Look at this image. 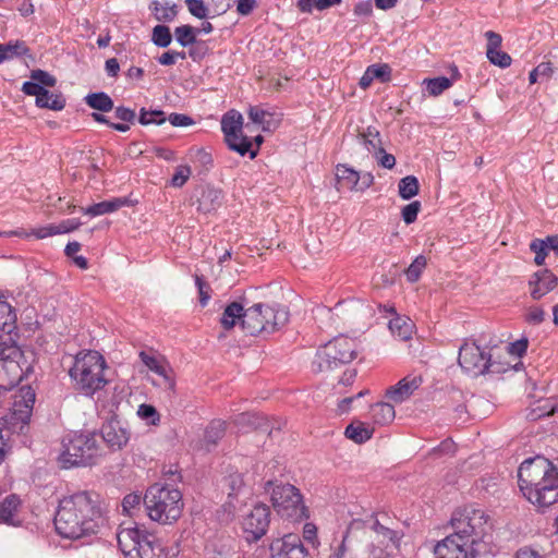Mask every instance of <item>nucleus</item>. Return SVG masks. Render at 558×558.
<instances>
[{
  "label": "nucleus",
  "instance_id": "f257e3e1",
  "mask_svg": "<svg viewBox=\"0 0 558 558\" xmlns=\"http://www.w3.org/2000/svg\"><path fill=\"white\" fill-rule=\"evenodd\" d=\"M100 518L99 495L82 490L60 500L54 515V526L60 536L77 539L96 533Z\"/></svg>",
  "mask_w": 558,
  "mask_h": 558
},
{
  "label": "nucleus",
  "instance_id": "f03ea898",
  "mask_svg": "<svg viewBox=\"0 0 558 558\" xmlns=\"http://www.w3.org/2000/svg\"><path fill=\"white\" fill-rule=\"evenodd\" d=\"M519 487L533 505L546 508L558 501V469L546 458L524 460L518 470Z\"/></svg>",
  "mask_w": 558,
  "mask_h": 558
},
{
  "label": "nucleus",
  "instance_id": "7ed1b4c3",
  "mask_svg": "<svg viewBox=\"0 0 558 558\" xmlns=\"http://www.w3.org/2000/svg\"><path fill=\"white\" fill-rule=\"evenodd\" d=\"M100 444L96 433H70L62 439L58 462L62 469L93 465L102 456Z\"/></svg>",
  "mask_w": 558,
  "mask_h": 558
},
{
  "label": "nucleus",
  "instance_id": "20e7f679",
  "mask_svg": "<svg viewBox=\"0 0 558 558\" xmlns=\"http://www.w3.org/2000/svg\"><path fill=\"white\" fill-rule=\"evenodd\" d=\"M34 354L12 339L0 340V389L9 391L33 372Z\"/></svg>",
  "mask_w": 558,
  "mask_h": 558
},
{
  "label": "nucleus",
  "instance_id": "39448f33",
  "mask_svg": "<svg viewBox=\"0 0 558 558\" xmlns=\"http://www.w3.org/2000/svg\"><path fill=\"white\" fill-rule=\"evenodd\" d=\"M143 504L149 519L160 524L178 521L183 510L181 492L159 483L147 488Z\"/></svg>",
  "mask_w": 558,
  "mask_h": 558
},
{
  "label": "nucleus",
  "instance_id": "423d86ee",
  "mask_svg": "<svg viewBox=\"0 0 558 558\" xmlns=\"http://www.w3.org/2000/svg\"><path fill=\"white\" fill-rule=\"evenodd\" d=\"M105 368L106 361L97 351L80 352L69 369V375L76 390L92 397L107 384L104 376Z\"/></svg>",
  "mask_w": 558,
  "mask_h": 558
},
{
  "label": "nucleus",
  "instance_id": "0eeeda50",
  "mask_svg": "<svg viewBox=\"0 0 558 558\" xmlns=\"http://www.w3.org/2000/svg\"><path fill=\"white\" fill-rule=\"evenodd\" d=\"M289 320V312L279 304L256 303L245 308L242 329L250 336L270 335Z\"/></svg>",
  "mask_w": 558,
  "mask_h": 558
},
{
  "label": "nucleus",
  "instance_id": "6e6552de",
  "mask_svg": "<svg viewBox=\"0 0 558 558\" xmlns=\"http://www.w3.org/2000/svg\"><path fill=\"white\" fill-rule=\"evenodd\" d=\"M450 525L452 527L451 534L474 546L483 542L492 530L490 519L485 511L472 506L454 511Z\"/></svg>",
  "mask_w": 558,
  "mask_h": 558
},
{
  "label": "nucleus",
  "instance_id": "1a4fd4ad",
  "mask_svg": "<svg viewBox=\"0 0 558 558\" xmlns=\"http://www.w3.org/2000/svg\"><path fill=\"white\" fill-rule=\"evenodd\" d=\"M270 494L272 506L280 517L294 522L308 518V510L295 486L291 484L275 485Z\"/></svg>",
  "mask_w": 558,
  "mask_h": 558
},
{
  "label": "nucleus",
  "instance_id": "9d476101",
  "mask_svg": "<svg viewBox=\"0 0 558 558\" xmlns=\"http://www.w3.org/2000/svg\"><path fill=\"white\" fill-rule=\"evenodd\" d=\"M355 355V341L349 337L340 336L317 351L314 363L317 364L318 371L332 369L340 364L350 363Z\"/></svg>",
  "mask_w": 558,
  "mask_h": 558
},
{
  "label": "nucleus",
  "instance_id": "9b49d317",
  "mask_svg": "<svg viewBox=\"0 0 558 558\" xmlns=\"http://www.w3.org/2000/svg\"><path fill=\"white\" fill-rule=\"evenodd\" d=\"M458 362L461 368L473 376L485 373H500L501 368L496 367L492 356L482 350L476 343H464L460 347Z\"/></svg>",
  "mask_w": 558,
  "mask_h": 558
},
{
  "label": "nucleus",
  "instance_id": "f8f14e48",
  "mask_svg": "<svg viewBox=\"0 0 558 558\" xmlns=\"http://www.w3.org/2000/svg\"><path fill=\"white\" fill-rule=\"evenodd\" d=\"M270 509L264 504H257L243 517L242 529L247 542H257L268 531Z\"/></svg>",
  "mask_w": 558,
  "mask_h": 558
},
{
  "label": "nucleus",
  "instance_id": "ddd939ff",
  "mask_svg": "<svg viewBox=\"0 0 558 558\" xmlns=\"http://www.w3.org/2000/svg\"><path fill=\"white\" fill-rule=\"evenodd\" d=\"M435 558H475V546L449 534L434 547Z\"/></svg>",
  "mask_w": 558,
  "mask_h": 558
},
{
  "label": "nucleus",
  "instance_id": "4468645a",
  "mask_svg": "<svg viewBox=\"0 0 558 558\" xmlns=\"http://www.w3.org/2000/svg\"><path fill=\"white\" fill-rule=\"evenodd\" d=\"M271 558H307L308 553L298 534L289 533L270 544Z\"/></svg>",
  "mask_w": 558,
  "mask_h": 558
},
{
  "label": "nucleus",
  "instance_id": "2eb2a0df",
  "mask_svg": "<svg viewBox=\"0 0 558 558\" xmlns=\"http://www.w3.org/2000/svg\"><path fill=\"white\" fill-rule=\"evenodd\" d=\"M149 532L141 530L138 526L121 529L117 534V541L120 550L123 553L125 558H132V554H135L142 541L146 538Z\"/></svg>",
  "mask_w": 558,
  "mask_h": 558
},
{
  "label": "nucleus",
  "instance_id": "dca6fc26",
  "mask_svg": "<svg viewBox=\"0 0 558 558\" xmlns=\"http://www.w3.org/2000/svg\"><path fill=\"white\" fill-rule=\"evenodd\" d=\"M558 284V278L548 269H542L533 274L529 281L530 294L533 300H539Z\"/></svg>",
  "mask_w": 558,
  "mask_h": 558
},
{
  "label": "nucleus",
  "instance_id": "f3484780",
  "mask_svg": "<svg viewBox=\"0 0 558 558\" xmlns=\"http://www.w3.org/2000/svg\"><path fill=\"white\" fill-rule=\"evenodd\" d=\"M130 433L119 421H111L101 427L99 440L106 442L112 450L122 449L129 441Z\"/></svg>",
  "mask_w": 558,
  "mask_h": 558
},
{
  "label": "nucleus",
  "instance_id": "a211bd4d",
  "mask_svg": "<svg viewBox=\"0 0 558 558\" xmlns=\"http://www.w3.org/2000/svg\"><path fill=\"white\" fill-rule=\"evenodd\" d=\"M222 191L213 186H204L196 191V209L203 214L217 210L222 204Z\"/></svg>",
  "mask_w": 558,
  "mask_h": 558
},
{
  "label": "nucleus",
  "instance_id": "6ab92c4d",
  "mask_svg": "<svg viewBox=\"0 0 558 558\" xmlns=\"http://www.w3.org/2000/svg\"><path fill=\"white\" fill-rule=\"evenodd\" d=\"M368 530L376 534L378 542L386 548L399 547L401 537L398 532L380 523L374 514L368 517Z\"/></svg>",
  "mask_w": 558,
  "mask_h": 558
},
{
  "label": "nucleus",
  "instance_id": "aec40b11",
  "mask_svg": "<svg viewBox=\"0 0 558 558\" xmlns=\"http://www.w3.org/2000/svg\"><path fill=\"white\" fill-rule=\"evenodd\" d=\"M422 379L420 377H405L391 386L386 391V397L393 402L401 403L420 387Z\"/></svg>",
  "mask_w": 558,
  "mask_h": 558
},
{
  "label": "nucleus",
  "instance_id": "412c9836",
  "mask_svg": "<svg viewBox=\"0 0 558 558\" xmlns=\"http://www.w3.org/2000/svg\"><path fill=\"white\" fill-rule=\"evenodd\" d=\"M145 537L138 550L132 554V558H168L169 551L155 534L149 533Z\"/></svg>",
  "mask_w": 558,
  "mask_h": 558
},
{
  "label": "nucleus",
  "instance_id": "4be33fe9",
  "mask_svg": "<svg viewBox=\"0 0 558 558\" xmlns=\"http://www.w3.org/2000/svg\"><path fill=\"white\" fill-rule=\"evenodd\" d=\"M82 222L76 219H65L59 225H47L32 230V234L37 239H45L48 236L64 234L72 232L81 227Z\"/></svg>",
  "mask_w": 558,
  "mask_h": 558
},
{
  "label": "nucleus",
  "instance_id": "5701e85b",
  "mask_svg": "<svg viewBox=\"0 0 558 558\" xmlns=\"http://www.w3.org/2000/svg\"><path fill=\"white\" fill-rule=\"evenodd\" d=\"M141 361L154 373L162 377L165 387L173 390L175 386V381L171 375V369L167 366L162 365L157 357L147 354L142 351L140 353Z\"/></svg>",
  "mask_w": 558,
  "mask_h": 558
},
{
  "label": "nucleus",
  "instance_id": "b1692460",
  "mask_svg": "<svg viewBox=\"0 0 558 558\" xmlns=\"http://www.w3.org/2000/svg\"><path fill=\"white\" fill-rule=\"evenodd\" d=\"M247 116L253 123L259 124L264 132L276 130L280 122L275 113L263 110L257 106H251L247 110Z\"/></svg>",
  "mask_w": 558,
  "mask_h": 558
},
{
  "label": "nucleus",
  "instance_id": "393cba45",
  "mask_svg": "<svg viewBox=\"0 0 558 558\" xmlns=\"http://www.w3.org/2000/svg\"><path fill=\"white\" fill-rule=\"evenodd\" d=\"M129 204V199L126 197H117L108 201H104L97 204H94L88 207H83L81 210L90 217H96L105 214H110L117 211L121 207Z\"/></svg>",
  "mask_w": 558,
  "mask_h": 558
},
{
  "label": "nucleus",
  "instance_id": "a878e982",
  "mask_svg": "<svg viewBox=\"0 0 558 558\" xmlns=\"http://www.w3.org/2000/svg\"><path fill=\"white\" fill-rule=\"evenodd\" d=\"M16 315L12 306L0 301V340L12 338V332L16 329Z\"/></svg>",
  "mask_w": 558,
  "mask_h": 558
},
{
  "label": "nucleus",
  "instance_id": "bb28decb",
  "mask_svg": "<svg viewBox=\"0 0 558 558\" xmlns=\"http://www.w3.org/2000/svg\"><path fill=\"white\" fill-rule=\"evenodd\" d=\"M21 500L17 495L11 494L0 502V522L10 525H17L19 521L15 515L19 512Z\"/></svg>",
  "mask_w": 558,
  "mask_h": 558
},
{
  "label": "nucleus",
  "instance_id": "cd10ccee",
  "mask_svg": "<svg viewBox=\"0 0 558 558\" xmlns=\"http://www.w3.org/2000/svg\"><path fill=\"white\" fill-rule=\"evenodd\" d=\"M369 416L374 424L387 425L395 420L396 411L392 404L381 401L371 407Z\"/></svg>",
  "mask_w": 558,
  "mask_h": 558
},
{
  "label": "nucleus",
  "instance_id": "c85d7f7f",
  "mask_svg": "<svg viewBox=\"0 0 558 558\" xmlns=\"http://www.w3.org/2000/svg\"><path fill=\"white\" fill-rule=\"evenodd\" d=\"M245 314L244 305L240 302H231L222 313L220 323L226 330L232 329L238 322L242 324Z\"/></svg>",
  "mask_w": 558,
  "mask_h": 558
},
{
  "label": "nucleus",
  "instance_id": "c756f323",
  "mask_svg": "<svg viewBox=\"0 0 558 558\" xmlns=\"http://www.w3.org/2000/svg\"><path fill=\"white\" fill-rule=\"evenodd\" d=\"M226 143L231 150L239 153L241 156L250 154V158L257 156V150H253L252 142L242 133H234L233 136H225Z\"/></svg>",
  "mask_w": 558,
  "mask_h": 558
},
{
  "label": "nucleus",
  "instance_id": "7c9ffc66",
  "mask_svg": "<svg viewBox=\"0 0 558 558\" xmlns=\"http://www.w3.org/2000/svg\"><path fill=\"white\" fill-rule=\"evenodd\" d=\"M336 177L339 189L356 191L357 182H360V173L357 171L344 165H339L337 166Z\"/></svg>",
  "mask_w": 558,
  "mask_h": 558
},
{
  "label": "nucleus",
  "instance_id": "2f4dec72",
  "mask_svg": "<svg viewBox=\"0 0 558 558\" xmlns=\"http://www.w3.org/2000/svg\"><path fill=\"white\" fill-rule=\"evenodd\" d=\"M243 117L236 110H229L222 116L221 131L225 136H233L234 133H242Z\"/></svg>",
  "mask_w": 558,
  "mask_h": 558
},
{
  "label": "nucleus",
  "instance_id": "473e14b6",
  "mask_svg": "<svg viewBox=\"0 0 558 558\" xmlns=\"http://www.w3.org/2000/svg\"><path fill=\"white\" fill-rule=\"evenodd\" d=\"M360 142L369 153H376L381 146L380 133L375 126H367L357 135Z\"/></svg>",
  "mask_w": 558,
  "mask_h": 558
},
{
  "label": "nucleus",
  "instance_id": "72a5a7b5",
  "mask_svg": "<svg viewBox=\"0 0 558 558\" xmlns=\"http://www.w3.org/2000/svg\"><path fill=\"white\" fill-rule=\"evenodd\" d=\"M344 435L355 444H363L372 438L373 429L367 428L362 422H352L345 427Z\"/></svg>",
  "mask_w": 558,
  "mask_h": 558
},
{
  "label": "nucleus",
  "instance_id": "f704fd0d",
  "mask_svg": "<svg viewBox=\"0 0 558 558\" xmlns=\"http://www.w3.org/2000/svg\"><path fill=\"white\" fill-rule=\"evenodd\" d=\"M226 422L221 420H215L205 429L204 440L207 450H210L211 446H216L218 441L225 436Z\"/></svg>",
  "mask_w": 558,
  "mask_h": 558
},
{
  "label": "nucleus",
  "instance_id": "c9c22d12",
  "mask_svg": "<svg viewBox=\"0 0 558 558\" xmlns=\"http://www.w3.org/2000/svg\"><path fill=\"white\" fill-rule=\"evenodd\" d=\"M85 102L93 109L109 112L113 109L112 99L104 92L92 93L85 97Z\"/></svg>",
  "mask_w": 558,
  "mask_h": 558
},
{
  "label": "nucleus",
  "instance_id": "e433bc0d",
  "mask_svg": "<svg viewBox=\"0 0 558 558\" xmlns=\"http://www.w3.org/2000/svg\"><path fill=\"white\" fill-rule=\"evenodd\" d=\"M391 333L398 339L409 340L413 332V324L402 317H396L389 322Z\"/></svg>",
  "mask_w": 558,
  "mask_h": 558
},
{
  "label": "nucleus",
  "instance_id": "4c0bfd02",
  "mask_svg": "<svg viewBox=\"0 0 558 558\" xmlns=\"http://www.w3.org/2000/svg\"><path fill=\"white\" fill-rule=\"evenodd\" d=\"M399 195L402 199H411L418 194L420 183L416 177L407 175L399 181Z\"/></svg>",
  "mask_w": 558,
  "mask_h": 558
},
{
  "label": "nucleus",
  "instance_id": "58836bf2",
  "mask_svg": "<svg viewBox=\"0 0 558 558\" xmlns=\"http://www.w3.org/2000/svg\"><path fill=\"white\" fill-rule=\"evenodd\" d=\"M424 84L426 85L428 94L436 97L452 85V80L446 76H438L424 80Z\"/></svg>",
  "mask_w": 558,
  "mask_h": 558
},
{
  "label": "nucleus",
  "instance_id": "ea45409f",
  "mask_svg": "<svg viewBox=\"0 0 558 558\" xmlns=\"http://www.w3.org/2000/svg\"><path fill=\"white\" fill-rule=\"evenodd\" d=\"M226 485L229 488L227 506L235 508L232 499L241 492L244 486L243 475L241 473L230 474L226 478Z\"/></svg>",
  "mask_w": 558,
  "mask_h": 558
},
{
  "label": "nucleus",
  "instance_id": "a19ab883",
  "mask_svg": "<svg viewBox=\"0 0 558 558\" xmlns=\"http://www.w3.org/2000/svg\"><path fill=\"white\" fill-rule=\"evenodd\" d=\"M177 41L182 47H187L196 43V28L191 25H181L174 29Z\"/></svg>",
  "mask_w": 558,
  "mask_h": 558
},
{
  "label": "nucleus",
  "instance_id": "79ce46f5",
  "mask_svg": "<svg viewBox=\"0 0 558 558\" xmlns=\"http://www.w3.org/2000/svg\"><path fill=\"white\" fill-rule=\"evenodd\" d=\"M151 41L160 48H167L172 41L170 28L166 25H156L153 28Z\"/></svg>",
  "mask_w": 558,
  "mask_h": 558
},
{
  "label": "nucleus",
  "instance_id": "37998d69",
  "mask_svg": "<svg viewBox=\"0 0 558 558\" xmlns=\"http://www.w3.org/2000/svg\"><path fill=\"white\" fill-rule=\"evenodd\" d=\"M43 100L36 104L39 108H47L60 111L65 107V99L61 94H52L47 89V95L41 97Z\"/></svg>",
  "mask_w": 558,
  "mask_h": 558
},
{
  "label": "nucleus",
  "instance_id": "c03bdc74",
  "mask_svg": "<svg viewBox=\"0 0 558 558\" xmlns=\"http://www.w3.org/2000/svg\"><path fill=\"white\" fill-rule=\"evenodd\" d=\"M427 265V259L424 255H418L405 269V276L409 282H416L423 270L425 269Z\"/></svg>",
  "mask_w": 558,
  "mask_h": 558
},
{
  "label": "nucleus",
  "instance_id": "a18cd8bd",
  "mask_svg": "<svg viewBox=\"0 0 558 558\" xmlns=\"http://www.w3.org/2000/svg\"><path fill=\"white\" fill-rule=\"evenodd\" d=\"M190 13L197 19L213 16L207 0H185Z\"/></svg>",
  "mask_w": 558,
  "mask_h": 558
},
{
  "label": "nucleus",
  "instance_id": "49530a36",
  "mask_svg": "<svg viewBox=\"0 0 558 558\" xmlns=\"http://www.w3.org/2000/svg\"><path fill=\"white\" fill-rule=\"evenodd\" d=\"M23 399V410H17L16 407L19 404L17 401L14 402V414L20 412L19 420L22 422H26L31 417L32 409L35 402V393L29 389L22 396Z\"/></svg>",
  "mask_w": 558,
  "mask_h": 558
},
{
  "label": "nucleus",
  "instance_id": "de8ad7c7",
  "mask_svg": "<svg viewBox=\"0 0 558 558\" xmlns=\"http://www.w3.org/2000/svg\"><path fill=\"white\" fill-rule=\"evenodd\" d=\"M27 52V47L24 43L16 41L15 44H0V56H3V61L13 57L22 56Z\"/></svg>",
  "mask_w": 558,
  "mask_h": 558
},
{
  "label": "nucleus",
  "instance_id": "09e8293b",
  "mask_svg": "<svg viewBox=\"0 0 558 558\" xmlns=\"http://www.w3.org/2000/svg\"><path fill=\"white\" fill-rule=\"evenodd\" d=\"M165 121V112L161 110L147 111L145 108H142L140 111L138 122L143 125H148L151 123L162 124Z\"/></svg>",
  "mask_w": 558,
  "mask_h": 558
},
{
  "label": "nucleus",
  "instance_id": "8fccbe9b",
  "mask_svg": "<svg viewBox=\"0 0 558 558\" xmlns=\"http://www.w3.org/2000/svg\"><path fill=\"white\" fill-rule=\"evenodd\" d=\"M487 59L494 64L498 65L499 68H508L511 64V57L500 49H487L486 50Z\"/></svg>",
  "mask_w": 558,
  "mask_h": 558
},
{
  "label": "nucleus",
  "instance_id": "3c124183",
  "mask_svg": "<svg viewBox=\"0 0 558 558\" xmlns=\"http://www.w3.org/2000/svg\"><path fill=\"white\" fill-rule=\"evenodd\" d=\"M530 250L535 253L534 262L541 266L548 254V244L544 240L535 239L530 243Z\"/></svg>",
  "mask_w": 558,
  "mask_h": 558
},
{
  "label": "nucleus",
  "instance_id": "603ef678",
  "mask_svg": "<svg viewBox=\"0 0 558 558\" xmlns=\"http://www.w3.org/2000/svg\"><path fill=\"white\" fill-rule=\"evenodd\" d=\"M367 70L374 80L377 78L383 83L390 81L391 68L386 63L372 64Z\"/></svg>",
  "mask_w": 558,
  "mask_h": 558
},
{
  "label": "nucleus",
  "instance_id": "864d4df0",
  "mask_svg": "<svg viewBox=\"0 0 558 558\" xmlns=\"http://www.w3.org/2000/svg\"><path fill=\"white\" fill-rule=\"evenodd\" d=\"M22 90L29 96L36 97V104L43 100V96L47 95V89L39 85L36 81H27L23 83Z\"/></svg>",
  "mask_w": 558,
  "mask_h": 558
},
{
  "label": "nucleus",
  "instance_id": "5fc2aeb1",
  "mask_svg": "<svg viewBox=\"0 0 558 558\" xmlns=\"http://www.w3.org/2000/svg\"><path fill=\"white\" fill-rule=\"evenodd\" d=\"M192 174L189 166L181 165L177 167L174 174L171 178V185L173 187H182Z\"/></svg>",
  "mask_w": 558,
  "mask_h": 558
},
{
  "label": "nucleus",
  "instance_id": "6e6d98bb",
  "mask_svg": "<svg viewBox=\"0 0 558 558\" xmlns=\"http://www.w3.org/2000/svg\"><path fill=\"white\" fill-rule=\"evenodd\" d=\"M420 210H421V203L418 201H414V202L405 205L401 211L403 221L407 225L413 223L416 220Z\"/></svg>",
  "mask_w": 558,
  "mask_h": 558
},
{
  "label": "nucleus",
  "instance_id": "4d7b16f0",
  "mask_svg": "<svg viewBox=\"0 0 558 558\" xmlns=\"http://www.w3.org/2000/svg\"><path fill=\"white\" fill-rule=\"evenodd\" d=\"M31 78L33 81H36L39 85H41L44 87L45 86L53 87L57 83V80L54 76H52L48 72H46L44 70H39V69L32 71Z\"/></svg>",
  "mask_w": 558,
  "mask_h": 558
},
{
  "label": "nucleus",
  "instance_id": "13d9d810",
  "mask_svg": "<svg viewBox=\"0 0 558 558\" xmlns=\"http://www.w3.org/2000/svg\"><path fill=\"white\" fill-rule=\"evenodd\" d=\"M155 4V8H154V11H155V16L158 21H162V22H171L175 15H177V11H175V7L172 5V7H162V5H159L158 2H154Z\"/></svg>",
  "mask_w": 558,
  "mask_h": 558
},
{
  "label": "nucleus",
  "instance_id": "bf43d9fd",
  "mask_svg": "<svg viewBox=\"0 0 558 558\" xmlns=\"http://www.w3.org/2000/svg\"><path fill=\"white\" fill-rule=\"evenodd\" d=\"M142 501L143 498L141 495L136 493L128 494L122 500L123 511L126 512L128 514H132V511L138 509Z\"/></svg>",
  "mask_w": 558,
  "mask_h": 558
},
{
  "label": "nucleus",
  "instance_id": "052dcab7",
  "mask_svg": "<svg viewBox=\"0 0 558 558\" xmlns=\"http://www.w3.org/2000/svg\"><path fill=\"white\" fill-rule=\"evenodd\" d=\"M545 312L539 306H532L525 314V322L530 325H541L545 320Z\"/></svg>",
  "mask_w": 558,
  "mask_h": 558
},
{
  "label": "nucleus",
  "instance_id": "680f3d73",
  "mask_svg": "<svg viewBox=\"0 0 558 558\" xmlns=\"http://www.w3.org/2000/svg\"><path fill=\"white\" fill-rule=\"evenodd\" d=\"M185 58L186 54L184 51L168 50L158 58V62L161 65L170 66L173 65L178 59L184 60Z\"/></svg>",
  "mask_w": 558,
  "mask_h": 558
},
{
  "label": "nucleus",
  "instance_id": "e2e57ef3",
  "mask_svg": "<svg viewBox=\"0 0 558 558\" xmlns=\"http://www.w3.org/2000/svg\"><path fill=\"white\" fill-rule=\"evenodd\" d=\"M374 154L379 155V156H377V162L383 168L392 169L395 167V165H396L395 156L386 153L383 147H379V149Z\"/></svg>",
  "mask_w": 558,
  "mask_h": 558
},
{
  "label": "nucleus",
  "instance_id": "0e129e2a",
  "mask_svg": "<svg viewBox=\"0 0 558 558\" xmlns=\"http://www.w3.org/2000/svg\"><path fill=\"white\" fill-rule=\"evenodd\" d=\"M137 414L145 420L151 418L153 424H155L156 420H159V415L156 408L150 404H141L138 407Z\"/></svg>",
  "mask_w": 558,
  "mask_h": 558
},
{
  "label": "nucleus",
  "instance_id": "69168bd1",
  "mask_svg": "<svg viewBox=\"0 0 558 558\" xmlns=\"http://www.w3.org/2000/svg\"><path fill=\"white\" fill-rule=\"evenodd\" d=\"M207 2L213 16L223 14L230 8L229 0H207Z\"/></svg>",
  "mask_w": 558,
  "mask_h": 558
},
{
  "label": "nucleus",
  "instance_id": "338daca9",
  "mask_svg": "<svg viewBox=\"0 0 558 558\" xmlns=\"http://www.w3.org/2000/svg\"><path fill=\"white\" fill-rule=\"evenodd\" d=\"M169 122L173 126H190V125L194 124L193 119L183 113H171L169 116Z\"/></svg>",
  "mask_w": 558,
  "mask_h": 558
},
{
  "label": "nucleus",
  "instance_id": "774afa93",
  "mask_svg": "<svg viewBox=\"0 0 558 558\" xmlns=\"http://www.w3.org/2000/svg\"><path fill=\"white\" fill-rule=\"evenodd\" d=\"M554 413V409L550 408V409H547V408H544V407H536V408H533L531 409L527 413H526V418L530 420V421H536L543 416H548L550 414Z\"/></svg>",
  "mask_w": 558,
  "mask_h": 558
}]
</instances>
